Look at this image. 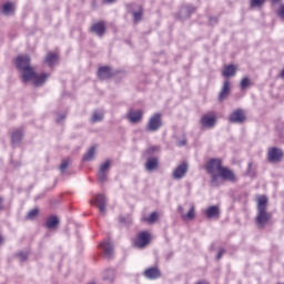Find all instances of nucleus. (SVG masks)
<instances>
[{
  "instance_id": "nucleus-1",
  "label": "nucleus",
  "mask_w": 284,
  "mask_h": 284,
  "mask_svg": "<svg viewBox=\"0 0 284 284\" xmlns=\"http://www.w3.org/2000/svg\"><path fill=\"white\" fill-rule=\"evenodd\" d=\"M270 219H272V214L267 213V197L265 195H261L257 199V215L255 217V222L258 227H265V225L270 223Z\"/></svg>"
},
{
  "instance_id": "nucleus-2",
  "label": "nucleus",
  "mask_w": 284,
  "mask_h": 284,
  "mask_svg": "<svg viewBox=\"0 0 284 284\" xmlns=\"http://www.w3.org/2000/svg\"><path fill=\"white\" fill-rule=\"evenodd\" d=\"M48 77L50 74L42 73L41 75L37 74L32 67L22 70V81L23 83H28V81H33V85L36 88H40V85L44 84L48 81Z\"/></svg>"
},
{
  "instance_id": "nucleus-3",
  "label": "nucleus",
  "mask_w": 284,
  "mask_h": 284,
  "mask_svg": "<svg viewBox=\"0 0 284 284\" xmlns=\"http://www.w3.org/2000/svg\"><path fill=\"white\" fill-rule=\"evenodd\" d=\"M161 128H163V115L161 113H154L146 123V132H159Z\"/></svg>"
},
{
  "instance_id": "nucleus-4",
  "label": "nucleus",
  "mask_w": 284,
  "mask_h": 284,
  "mask_svg": "<svg viewBox=\"0 0 284 284\" xmlns=\"http://www.w3.org/2000/svg\"><path fill=\"white\" fill-rule=\"evenodd\" d=\"M284 153L276 146L268 148L267 161L268 163H281L283 161Z\"/></svg>"
},
{
  "instance_id": "nucleus-5",
  "label": "nucleus",
  "mask_w": 284,
  "mask_h": 284,
  "mask_svg": "<svg viewBox=\"0 0 284 284\" xmlns=\"http://www.w3.org/2000/svg\"><path fill=\"white\" fill-rule=\"evenodd\" d=\"M216 113L214 112H209L204 115H202L200 123L202 125V128H205L206 130H212V128H214V125H216Z\"/></svg>"
},
{
  "instance_id": "nucleus-6",
  "label": "nucleus",
  "mask_w": 284,
  "mask_h": 284,
  "mask_svg": "<svg viewBox=\"0 0 284 284\" xmlns=\"http://www.w3.org/2000/svg\"><path fill=\"white\" fill-rule=\"evenodd\" d=\"M247 115L243 109H236L229 115V123H245Z\"/></svg>"
},
{
  "instance_id": "nucleus-7",
  "label": "nucleus",
  "mask_w": 284,
  "mask_h": 284,
  "mask_svg": "<svg viewBox=\"0 0 284 284\" xmlns=\"http://www.w3.org/2000/svg\"><path fill=\"white\" fill-rule=\"evenodd\" d=\"M222 168H223V161H221V159H211L206 163L207 174H216V172H221Z\"/></svg>"
},
{
  "instance_id": "nucleus-8",
  "label": "nucleus",
  "mask_w": 284,
  "mask_h": 284,
  "mask_svg": "<svg viewBox=\"0 0 284 284\" xmlns=\"http://www.w3.org/2000/svg\"><path fill=\"white\" fill-rule=\"evenodd\" d=\"M189 168L190 166L187 165L186 162L181 163L173 170L172 179H174V181H181V179H183L185 174H187Z\"/></svg>"
},
{
  "instance_id": "nucleus-9",
  "label": "nucleus",
  "mask_w": 284,
  "mask_h": 284,
  "mask_svg": "<svg viewBox=\"0 0 284 284\" xmlns=\"http://www.w3.org/2000/svg\"><path fill=\"white\" fill-rule=\"evenodd\" d=\"M150 243V233L142 232L138 234V237L134 241V246L139 247V250H143Z\"/></svg>"
},
{
  "instance_id": "nucleus-10",
  "label": "nucleus",
  "mask_w": 284,
  "mask_h": 284,
  "mask_svg": "<svg viewBox=\"0 0 284 284\" xmlns=\"http://www.w3.org/2000/svg\"><path fill=\"white\" fill-rule=\"evenodd\" d=\"M144 278L149 281H156V278H161V270L159 267H149L143 272Z\"/></svg>"
},
{
  "instance_id": "nucleus-11",
  "label": "nucleus",
  "mask_w": 284,
  "mask_h": 284,
  "mask_svg": "<svg viewBox=\"0 0 284 284\" xmlns=\"http://www.w3.org/2000/svg\"><path fill=\"white\" fill-rule=\"evenodd\" d=\"M231 90H232V87L230 84V80L224 81L222 89L217 95V100L220 101V103H223V101H225V99L230 97Z\"/></svg>"
},
{
  "instance_id": "nucleus-12",
  "label": "nucleus",
  "mask_w": 284,
  "mask_h": 284,
  "mask_svg": "<svg viewBox=\"0 0 284 284\" xmlns=\"http://www.w3.org/2000/svg\"><path fill=\"white\" fill-rule=\"evenodd\" d=\"M94 203L99 207L100 214H105V207H108V197L103 194H98L94 197Z\"/></svg>"
},
{
  "instance_id": "nucleus-13",
  "label": "nucleus",
  "mask_w": 284,
  "mask_h": 284,
  "mask_svg": "<svg viewBox=\"0 0 284 284\" xmlns=\"http://www.w3.org/2000/svg\"><path fill=\"white\" fill-rule=\"evenodd\" d=\"M16 65L18 70H27L30 68V55H18L16 60Z\"/></svg>"
},
{
  "instance_id": "nucleus-14",
  "label": "nucleus",
  "mask_w": 284,
  "mask_h": 284,
  "mask_svg": "<svg viewBox=\"0 0 284 284\" xmlns=\"http://www.w3.org/2000/svg\"><path fill=\"white\" fill-rule=\"evenodd\" d=\"M126 119L130 121V123H141V121H143V111L141 110H132L129 111L126 114Z\"/></svg>"
},
{
  "instance_id": "nucleus-15",
  "label": "nucleus",
  "mask_w": 284,
  "mask_h": 284,
  "mask_svg": "<svg viewBox=\"0 0 284 284\" xmlns=\"http://www.w3.org/2000/svg\"><path fill=\"white\" fill-rule=\"evenodd\" d=\"M219 174L224 181H230L231 183H234L236 181V175L234 174V171L230 170L229 168L222 166Z\"/></svg>"
},
{
  "instance_id": "nucleus-16",
  "label": "nucleus",
  "mask_w": 284,
  "mask_h": 284,
  "mask_svg": "<svg viewBox=\"0 0 284 284\" xmlns=\"http://www.w3.org/2000/svg\"><path fill=\"white\" fill-rule=\"evenodd\" d=\"M100 247L103 250L104 258H112L114 254V245L110 241H104L100 244Z\"/></svg>"
},
{
  "instance_id": "nucleus-17",
  "label": "nucleus",
  "mask_w": 284,
  "mask_h": 284,
  "mask_svg": "<svg viewBox=\"0 0 284 284\" xmlns=\"http://www.w3.org/2000/svg\"><path fill=\"white\" fill-rule=\"evenodd\" d=\"M91 32H93V34H97V37H103V34H105V22L99 21L93 23L91 26Z\"/></svg>"
},
{
  "instance_id": "nucleus-18",
  "label": "nucleus",
  "mask_w": 284,
  "mask_h": 284,
  "mask_svg": "<svg viewBox=\"0 0 284 284\" xmlns=\"http://www.w3.org/2000/svg\"><path fill=\"white\" fill-rule=\"evenodd\" d=\"M113 74H114V71H112V68H110V67H101L98 70V77H99V79H101V81H105V80L112 78Z\"/></svg>"
},
{
  "instance_id": "nucleus-19",
  "label": "nucleus",
  "mask_w": 284,
  "mask_h": 284,
  "mask_svg": "<svg viewBox=\"0 0 284 284\" xmlns=\"http://www.w3.org/2000/svg\"><path fill=\"white\" fill-rule=\"evenodd\" d=\"M23 141V131L21 129H16L11 133V143L13 146H17Z\"/></svg>"
},
{
  "instance_id": "nucleus-20",
  "label": "nucleus",
  "mask_w": 284,
  "mask_h": 284,
  "mask_svg": "<svg viewBox=\"0 0 284 284\" xmlns=\"http://www.w3.org/2000/svg\"><path fill=\"white\" fill-rule=\"evenodd\" d=\"M146 172H154L159 169V158H149L144 164Z\"/></svg>"
},
{
  "instance_id": "nucleus-21",
  "label": "nucleus",
  "mask_w": 284,
  "mask_h": 284,
  "mask_svg": "<svg viewBox=\"0 0 284 284\" xmlns=\"http://www.w3.org/2000/svg\"><path fill=\"white\" fill-rule=\"evenodd\" d=\"M44 63L49 65V68H54L57 63H59V55L57 53L49 52L44 59Z\"/></svg>"
},
{
  "instance_id": "nucleus-22",
  "label": "nucleus",
  "mask_w": 284,
  "mask_h": 284,
  "mask_svg": "<svg viewBox=\"0 0 284 284\" xmlns=\"http://www.w3.org/2000/svg\"><path fill=\"white\" fill-rule=\"evenodd\" d=\"M179 213L181 214V217L183 219V221H192L196 216L194 206H191L186 214L183 212L182 206H179Z\"/></svg>"
},
{
  "instance_id": "nucleus-23",
  "label": "nucleus",
  "mask_w": 284,
  "mask_h": 284,
  "mask_svg": "<svg viewBox=\"0 0 284 284\" xmlns=\"http://www.w3.org/2000/svg\"><path fill=\"white\" fill-rule=\"evenodd\" d=\"M220 214L221 210L216 205L210 206L205 212L206 219H219Z\"/></svg>"
},
{
  "instance_id": "nucleus-24",
  "label": "nucleus",
  "mask_w": 284,
  "mask_h": 284,
  "mask_svg": "<svg viewBox=\"0 0 284 284\" xmlns=\"http://www.w3.org/2000/svg\"><path fill=\"white\" fill-rule=\"evenodd\" d=\"M222 74L226 77V79H230V77H236V65L234 64L224 65Z\"/></svg>"
},
{
  "instance_id": "nucleus-25",
  "label": "nucleus",
  "mask_w": 284,
  "mask_h": 284,
  "mask_svg": "<svg viewBox=\"0 0 284 284\" xmlns=\"http://www.w3.org/2000/svg\"><path fill=\"white\" fill-rule=\"evenodd\" d=\"M1 12L4 14V17H11V14H14V3L6 2L2 6Z\"/></svg>"
},
{
  "instance_id": "nucleus-26",
  "label": "nucleus",
  "mask_w": 284,
  "mask_h": 284,
  "mask_svg": "<svg viewBox=\"0 0 284 284\" xmlns=\"http://www.w3.org/2000/svg\"><path fill=\"white\" fill-rule=\"evenodd\" d=\"M45 226L48 230H57L59 226V217L57 215H52L47 219Z\"/></svg>"
},
{
  "instance_id": "nucleus-27",
  "label": "nucleus",
  "mask_w": 284,
  "mask_h": 284,
  "mask_svg": "<svg viewBox=\"0 0 284 284\" xmlns=\"http://www.w3.org/2000/svg\"><path fill=\"white\" fill-rule=\"evenodd\" d=\"M97 154V146H91L83 156V161H94Z\"/></svg>"
},
{
  "instance_id": "nucleus-28",
  "label": "nucleus",
  "mask_w": 284,
  "mask_h": 284,
  "mask_svg": "<svg viewBox=\"0 0 284 284\" xmlns=\"http://www.w3.org/2000/svg\"><path fill=\"white\" fill-rule=\"evenodd\" d=\"M103 121V111H94L91 118V123H99Z\"/></svg>"
},
{
  "instance_id": "nucleus-29",
  "label": "nucleus",
  "mask_w": 284,
  "mask_h": 284,
  "mask_svg": "<svg viewBox=\"0 0 284 284\" xmlns=\"http://www.w3.org/2000/svg\"><path fill=\"white\" fill-rule=\"evenodd\" d=\"M103 280L109 281L110 283H112V281H114V270L113 268H108L104 272Z\"/></svg>"
},
{
  "instance_id": "nucleus-30",
  "label": "nucleus",
  "mask_w": 284,
  "mask_h": 284,
  "mask_svg": "<svg viewBox=\"0 0 284 284\" xmlns=\"http://www.w3.org/2000/svg\"><path fill=\"white\" fill-rule=\"evenodd\" d=\"M250 85H252V80L247 77L243 78L240 82V88L242 90H247V88H250Z\"/></svg>"
},
{
  "instance_id": "nucleus-31",
  "label": "nucleus",
  "mask_w": 284,
  "mask_h": 284,
  "mask_svg": "<svg viewBox=\"0 0 284 284\" xmlns=\"http://www.w3.org/2000/svg\"><path fill=\"white\" fill-rule=\"evenodd\" d=\"M133 19L135 23H139L141 19H143V9H140L139 11H132Z\"/></svg>"
},
{
  "instance_id": "nucleus-32",
  "label": "nucleus",
  "mask_w": 284,
  "mask_h": 284,
  "mask_svg": "<svg viewBox=\"0 0 284 284\" xmlns=\"http://www.w3.org/2000/svg\"><path fill=\"white\" fill-rule=\"evenodd\" d=\"M247 176H256V169L254 168V164L252 162H248L247 170H246Z\"/></svg>"
},
{
  "instance_id": "nucleus-33",
  "label": "nucleus",
  "mask_w": 284,
  "mask_h": 284,
  "mask_svg": "<svg viewBox=\"0 0 284 284\" xmlns=\"http://www.w3.org/2000/svg\"><path fill=\"white\" fill-rule=\"evenodd\" d=\"M38 215L39 209H32L31 211L28 212L27 219H29V221H32V219H37Z\"/></svg>"
},
{
  "instance_id": "nucleus-34",
  "label": "nucleus",
  "mask_w": 284,
  "mask_h": 284,
  "mask_svg": "<svg viewBox=\"0 0 284 284\" xmlns=\"http://www.w3.org/2000/svg\"><path fill=\"white\" fill-rule=\"evenodd\" d=\"M211 185L213 187H219V174L211 173Z\"/></svg>"
},
{
  "instance_id": "nucleus-35",
  "label": "nucleus",
  "mask_w": 284,
  "mask_h": 284,
  "mask_svg": "<svg viewBox=\"0 0 284 284\" xmlns=\"http://www.w3.org/2000/svg\"><path fill=\"white\" fill-rule=\"evenodd\" d=\"M265 3V0H251V8H261Z\"/></svg>"
},
{
  "instance_id": "nucleus-36",
  "label": "nucleus",
  "mask_w": 284,
  "mask_h": 284,
  "mask_svg": "<svg viewBox=\"0 0 284 284\" xmlns=\"http://www.w3.org/2000/svg\"><path fill=\"white\" fill-rule=\"evenodd\" d=\"M98 180L101 182V183H105V181H108V173L103 172V171H99L98 174Z\"/></svg>"
},
{
  "instance_id": "nucleus-37",
  "label": "nucleus",
  "mask_w": 284,
  "mask_h": 284,
  "mask_svg": "<svg viewBox=\"0 0 284 284\" xmlns=\"http://www.w3.org/2000/svg\"><path fill=\"white\" fill-rule=\"evenodd\" d=\"M159 219V214L156 212H152L149 217L146 219L148 223H155Z\"/></svg>"
},
{
  "instance_id": "nucleus-38",
  "label": "nucleus",
  "mask_w": 284,
  "mask_h": 284,
  "mask_svg": "<svg viewBox=\"0 0 284 284\" xmlns=\"http://www.w3.org/2000/svg\"><path fill=\"white\" fill-rule=\"evenodd\" d=\"M110 170V160L105 161L101 166H100V172H105L108 173V171Z\"/></svg>"
},
{
  "instance_id": "nucleus-39",
  "label": "nucleus",
  "mask_w": 284,
  "mask_h": 284,
  "mask_svg": "<svg viewBox=\"0 0 284 284\" xmlns=\"http://www.w3.org/2000/svg\"><path fill=\"white\" fill-rule=\"evenodd\" d=\"M20 263H23L24 261H28V252H20L17 254Z\"/></svg>"
},
{
  "instance_id": "nucleus-40",
  "label": "nucleus",
  "mask_w": 284,
  "mask_h": 284,
  "mask_svg": "<svg viewBox=\"0 0 284 284\" xmlns=\"http://www.w3.org/2000/svg\"><path fill=\"white\" fill-rule=\"evenodd\" d=\"M68 165H70V161L69 160H64L62 161L61 165H60V170L61 172H65V170H68Z\"/></svg>"
},
{
  "instance_id": "nucleus-41",
  "label": "nucleus",
  "mask_w": 284,
  "mask_h": 284,
  "mask_svg": "<svg viewBox=\"0 0 284 284\" xmlns=\"http://www.w3.org/2000/svg\"><path fill=\"white\" fill-rule=\"evenodd\" d=\"M65 113H61V114H59L58 116H57V119H55V122L57 123H63V121H65Z\"/></svg>"
},
{
  "instance_id": "nucleus-42",
  "label": "nucleus",
  "mask_w": 284,
  "mask_h": 284,
  "mask_svg": "<svg viewBox=\"0 0 284 284\" xmlns=\"http://www.w3.org/2000/svg\"><path fill=\"white\" fill-rule=\"evenodd\" d=\"M159 146H151L146 150V154H154V152H159Z\"/></svg>"
},
{
  "instance_id": "nucleus-43",
  "label": "nucleus",
  "mask_w": 284,
  "mask_h": 284,
  "mask_svg": "<svg viewBox=\"0 0 284 284\" xmlns=\"http://www.w3.org/2000/svg\"><path fill=\"white\" fill-rule=\"evenodd\" d=\"M277 17H280V19H284V4L278 8Z\"/></svg>"
},
{
  "instance_id": "nucleus-44",
  "label": "nucleus",
  "mask_w": 284,
  "mask_h": 284,
  "mask_svg": "<svg viewBox=\"0 0 284 284\" xmlns=\"http://www.w3.org/2000/svg\"><path fill=\"white\" fill-rule=\"evenodd\" d=\"M223 254H225V250L220 248L217 255H216V261H221L223 258Z\"/></svg>"
},
{
  "instance_id": "nucleus-45",
  "label": "nucleus",
  "mask_w": 284,
  "mask_h": 284,
  "mask_svg": "<svg viewBox=\"0 0 284 284\" xmlns=\"http://www.w3.org/2000/svg\"><path fill=\"white\" fill-rule=\"evenodd\" d=\"M187 144V140L178 141L179 148H183V145Z\"/></svg>"
},
{
  "instance_id": "nucleus-46",
  "label": "nucleus",
  "mask_w": 284,
  "mask_h": 284,
  "mask_svg": "<svg viewBox=\"0 0 284 284\" xmlns=\"http://www.w3.org/2000/svg\"><path fill=\"white\" fill-rule=\"evenodd\" d=\"M219 19L216 18H210V23H217Z\"/></svg>"
},
{
  "instance_id": "nucleus-47",
  "label": "nucleus",
  "mask_w": 284,
  "mask_h": 284,
  "mask_svg": "<svg viewBox=\"0 0 284 284\" xmlns=\"http://www.w3.org/2000/svg\"><path fill=\"white\" fill-rule=\"evenodd\" d=\"M3 210V197H0V211Z\"/></svg>"
},
{
  "instance_id": "nucleus-48",
  "label": "nucleus",
  "mask_w": 284,
  "mask_h": 284,
  "mask_svg": "<svg viewBox=\"0 0 284 284\" xmlns=\"http://www.w3.org/2000/svg\"><path fill=\"white\" fill-rule=\"evenodd\" d=\"M116 0H104V3H114Z\"/></svg>"
},
{
  "instance_id": "nucleus-49",
  "label": "nucleus",
  "mask_w": 284,
  "mask_h": 284,
  "mask_svg": "<svg viewBox=\"0 0 284 284\" xmlns=\"http://www.w3.org/2000/svg\"><path fill=\"white\" fill-rule=\"evenodd\" d=\"M280 77H281V79H284V68H283L282 72L280 73Z\"/></svg>"
},
{
  "instance_id": "nucleus-50",
  "label": "nucleus",
  "mask_w": 284,
  "mask_h": 284,
  "mask_svg": "<svg viewBox=\"0 0 284 284\" xmlns=\"http://www.w3.org/2000/svg\"><path fill=\"white\" fill-rule=\"evenodd\" d=\"M185 10L186 12H189V17H190V14L192 13V10L190 8H186Z\"/></svg>"
},
{
  "instance_id": "nucleus-51",
  "label": "nucleus",
  "mask_w": 284,
  "mask_h": 284,
  "mask_svg": "<svg viewBox=\"0 0 284 284\" xmlns=\"http://www.w3.org/2000/svg\"><path fill=\"white\" fill-rule=\"evenodd\" d=\"M0 243H3V237H1V235H0Z\"/></svg>"
},
{
  "instance_id": "nucleus-52",
  "label": "nucleus",
  "mask_w": 284,
  "mask_h": 284,
  "mask_svg": "<svg viewBox=\"0 0 284 284\" xmlns=\"http://www.w3.org/2000/svg\"><path fill=\"white\" fill-rule=\"evenodd\" d=\"M278 1H281V0H273L274 3H278Z\"/></svg>"
},
{
  "instance_id": "nucleus-53",
  "label": "nucleus",
  "mask_w": 284,
  "mask_h": 284,
  "mask_svg": "<svg viewBox=\"0 0 284 284\" xmlns=\"http://www.w3.org/2000/svg\"><path fill=\"white\" fill-rule=\"evenodd\" d=\"M90 203L93 204L94 202L91 200Z\"/></svg>"
},
{
  "instance_id": "nucleus-54",
  "label": "nucleus",
  "mask_w": 284,
  "mask_h": 284,
  "mask_svg": "<svg viewBox=\"0 0 284 284\" xmlns=\"http://www.w3.org/2000/svg\"><path fill=\"white\" fill-rule=\"evenodd\" d=\"M121 222H123V219H120Z\"/></svg>"
}]
</instances>
